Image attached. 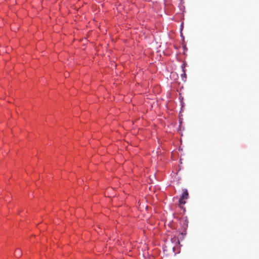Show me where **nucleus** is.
Masks as SVG:
<instances>
[{"mask_svg": "<svg viewBox=\"0 0 259 259\" xmlns=\"http://www.w3.org/2000/svg\"><path fill=\"white\" fill-rule=\"evenodd\" d=\"M189 197V194L187 189L183 190V193L179 199V204L184 205L186 203L185 199H187Z\"/></svg>", "mask_w": 259, "mask_h": 259, "instance_id": "1", "label": "nucleus"}, {"mask_svg": "<svg viewBox=\"0 0 259 259\" xmlns=\"http://www.w3.org/2000/svg\"><path fill=\"white\" fill-rule=\"evenodd\" d=\"M22 254V251L20 249H17L15 252V256L16 257H20Z\"/></svg>", "mask_w": 259, "mask_h": 259, "instance_id": "2", "label": "nucleus"}, {"mask_svg": "<svg viewBox=\"0 0 259 259\" xmlns=\"http://www.w3.org/2000/svg\"><path fill=\"white\" fill-rule=\"evenodd\" d=\"M183 71H184V75H183V76H186V73H185V71H184V69H183Z\"/></svg>", "mask_w": 259, "mask_h": 259, "instance_id": "3", "label": "nucleus"}, {"mask_svg": "<svg viewBox=\"0 0 259 259\" xmlns=\"http://www.w3.org/2000/svg\"><path fill=\"white\" fill-rule=\"evenodd\" d=\"M183 71H184V75H183V76H186V73H185V71H184V69H183Z\"/></svg>", "mask_w": 259, "mask_h": 259, "instance_id": "4", "label": "nucleus"}, {"mask_svg": "<svg viewBox=\"0 0 259 259\" xmlns=\"http://www.w3.org/2000/svg\"><path fill=\"white\" fill-rule=\"evenodd\" d=\"M67 75H68V74H66V75H65V76L66 77Z\"/></svg>", "mask_w": 259, "mask_h": 259, "instance_id": "5", "label": "nucleus"}, {"mask_svg": "<svg viewBox=\"0 0 259 259\" xmlns=\"http://www.w3.org/2000/svg\"><path fill=\"white\" fill-rule=\"evenodd\" d=\"M67 75H68V74H66V75H65V76L66 77Z\"/></svg>", "mask_w": 259, "mask_h": 259, "instance_id": "6", "label": "nucleus"}]
</instances>
